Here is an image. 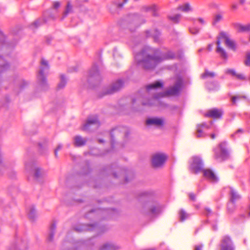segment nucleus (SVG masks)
I'll return each instance as SVG.
<instances>
[{"instance_id":"obj_1","label":"nucleus","mask_w":250,"mask_h":250,"mask_svg":"<svg viewBox=\"0 0 250 250\" xmlns=\"http://www.w3.org/2000/svg\"><path fill=\"white\" fill-rule=\"evenodd\" d=\"M174 56L171 51L161 55L159 50L147 46L137 55L136 59L138 60V62L141 63L145 69H150L154 68L162 60L172 59Z\"/></svg>"},{"instance_id":"obj_2","label":"nucleus","mask_w":250,"mask_h":250,"mask_svg":"<svg viewBox=\"0 0 250 250\" xmlns=\"http://www.w3.org/2000/svg\"><path fill=\"white\" fill-rule=\"evenodd\" d=\"M222 40H224L226 46L228 48L233 51L236 50V43L234 40L229 38L228 33L224 31H221L219 33L217 37V48L216 52L219 54L221 59L226 61L228 59V55L226 50L221 46V42Z\"/></svg>"},{"instance_id":"obj_3","label":"nucleus","mask_w":250,"mask_h":250,"mask_svg":"<svg viewBox=\"0 0 250 250\" xmlns=\"http://www.w3.org/2000/svg\"><path fill=\"white\" fill-rule=\"evenodd\" d=\"M227 146V143L223 141L214 148L213 149L214 158L220 162L228 159L229 157V152Z\"/></svg>"},{"instance_id":"obj_4","label":"nucleus","mask_w":250,"mask_h":250,"mask_svg":"<svg viewBox=\"0 0 250 250\" xmlns=\"http://www.w3.org/2000/svg\"><path fill=\"white\" fill-rule=\"evenodd\" d=\"M182 83V81L180 80H178L174 86L170 87L166 91L155 95L153 97L154 99H157L165 96L177 95L181 89Z\"/></svg>"},{"instance_id":"obj_5","label":"nucleus","mask_w":250,"mask_h":250,"mask_svg":"<svg viewBox=\"0 0 250 250\" xmlns=\"http://www.w3.org/2000/svg\"><path fill=\"white\" fill-rule=\"evenodd\" d=\"M100 125L97 116H91L88 118L86 122L83 125L82 129L85 131L89 130L92 128H97Z\"/></svg>"},{"instance_id":"obj_6","label":"nucleus","mask_w":250,"mask_h":250,"mask_svg":"<svg viewBox=\"0 0 250 250\" xmlns=\"http://www.w3.org/2000/svg\"><path fill=\"white\" fill-rule=\"evenodd\" d=\"M167 159V155L164 153H158L152 157V165L154 167H160L163 166Z\"/></svg>"},{"instance_id":"obj_7","label":"nucleus","mask_w":250,"mask_h":250,"mask_svg":"<svg viewBox=\"0 0 250 250\" xmlns=\"http://www.w3.org/2000/svg\"><path fill=\"white\" fill-rule=\"evenodd\" d=\"M127 129L124 127H118L113 128L110 132L111 144L112 146L114 143V138L116 136H127Z\"/></svg>"},{"instance_id":"obj_8","label":"nucleus","mask_w":250,"mask_h":250,"mask_svg":"<svg viewBox=\"0 0 250 250\" xmlns=\"http://www.w3.org/2000/svg\"><path fill=\"white\" fill-rule=\"evenodd\" d=\"M192 163L191 164V168L196 173L202 171L203 169V163L202 160L198 157H194L192 158Z\"/></svg>"},{"instance_id":"obj_9","label":"nucleus","mask_w":250,"mask_h":250,"mask_svg":"<svg viewBox=\"0 0 250 250\" xmlns=\"http://www.w3.org/2000/svg\"><path fill=\"white\" fill-rule=\"evenodd\" d=\"M42 64L44 65H47V62L45 60H42ZM46 66L44 67H42L40 68L38 76H37V79L38 83L41 84L43 85L44 84H45V80H46Z\"/></svg>"},{"instance_id":"obj_10","label":"nucleus","mask_w":250,"mask_h":250,"mask_svg":"<svg viewBox=\"0 0 250 250\" xmlns=\"http://www.w3.org/2000/svg\"><path fill=\"white\" fill-rule=\"evenodd\" d=\"M160 8L157 5L155 4H153L150 5L144 6L142 8V11L146 12H151L152 15L153 17H159L160 14L159 13V11L160 10Z\"/></svg>"},{"instance_id":"obj_11","label":"nucleus","mask_w":250,"mask_h":250,"mask_svg":"<svg viewBox=\"0 0 250 250\" xmlns=\"http://www.w3.org/2000/svg\"><path fill=\"white\" fill-rule=\"evenodd\" d=\"M223 111L222 109L212 108L209 110L206 114L205 116L214 119H220L222 117Z\"/></svg>"},{"instance_id":"obj_12","label":"nucleus","mask_w":250,"mask_h":250,"mask_svg":"<svg viewBox=\"0 0 250 250\" xmlns=\"http://www.w3.org/2000/svg\"><path fill=\"white\" fill-rule=\"evenodd\" d=\"M89 80L92 81L95 80L99 81L101 79L100 73L98 71V67L97 65L94 64L89 72Z\"/></svg>"},{"instance_id":"obj_13","label":"nucleus","mask_w":250,"mask_h":250,"mask_svg":"<svg viewBox=\"0 0 250 250\" xmlns=\"http://www.w3.org/2000/svg\"><path fill=\"white\" fill-rule=\"evenodd\" d=\"M124 85V83L123 81L121 80H119L113 83L109 88L107 90L105 94H113L114 92H116L119 90L121 88L123 87Z\"/></svg>"},{"instance_id":"obj_14","label":"nucleus","mask_w":250,"mask_h":250,"mask_svg":"<svg viewBox=\"0 0 250 250\" xmlns=\"http://www.w3.org/2000/svg\"><path fill=\"white\" fill-rule=\"evenodd\" d=\"M146 124L148 125H153L158 127H161L164 124V120L159 118H149L146 120Z\"/></svg>"},{"instance_id":"obj_15","label":"nucleus","mask_w":250,"mask_h":250,"mask_svg":"<svg viewBox=\"0 0 250 250\" xmlns=\"http://www.w3.org/2000/svg\"><path fill=\"white\" fill-rule=\"evenodd\" d=\"M221 250H234L230 238L225 236L222 239Z\"/></svg>"},{"instance_id":"obj_16","label":"nucleus","mask_w":250,"mask_h":250,"mask_svg":"<svg viewBox=\"0 0 250 250\" xmlns=\"http://www.w3.org/2000/svg\"><path fill=\"white\" fill-rule=\"evenodd\" d=\"M232 27L238 33H243L250 31V26L248 24L243 25L239 22H233Z\"/></svg>"},{"instance_id":"obj_17","label":"nucleus","mask_w":250,"mask_h":250,"mask_svg":"<svg viewBox=\"0 0 250 250\" xmlns=\"http://www.w3.org/2000/svg\"><path fill=\"white\" fill-rule=\"evenodd\" d=\"M146 37H152L153 38L155 42H159L160 33L159 31L156 29H153L151 30H146L145 32Z\"/></svg>"},{"instance_id":"obj_18","label":"nucleus","mask_w":250,"mask_h":250,"mask_svg":"<svg viewBox=\"0 0 250 250\" xmlns=\"http://www.w3.org/2000/svg\"><path fill=\"white\" fill-rule=\"evenodd\" d=\"M202 171L203 172L204 176L210 181L212 182H217V177L211 169H203Z\"/></svg>"},{"instance_id":"obj_19","label":"nucleus","mask_w":250,"mask_h":250,"mask_svg":"<svg viewBox=\"0 0 250 250\" xmlns=\"http://www.w3.org/2000/svg\"><path fill=\"white\" fill-rule=\"evenodd\" d=\"M177 10L185 13L192 12L193 8L190 4L188 2H185L180 4L177 7Z\"/></svg>"},{"instance_id":"obj_20","label":"nucleus","mask_w":250,"mask_h":250,"mask_svg":"<svg viewBox=\"0 0 250 250\" xmlns=\"http://www.w3.org/2000/svg\"><path fill=\"white\" fill-rule=\"evenodd\" d=\"M73 141L74 145L75 146L81 147L86 144L87 139L85 138H83L81 136L77 135L74 137Z\"/></svg>"},{"instance_id":"obj_21","label":"nucleus","mask_w":250,"mask_h":250,"mask_svg":"<svg viewBox=\"0 0 250 250\" xmlns=\"http://www.w3.org/2000/svg\"><path fill=\"white\" fill-rule=\"evenodd\" d=\"M209 128V125L205 123H202L197 126V130L196 133V137L197 138H201L204 136L203 133L204 129H208Z\"/></svg>"},{"instance_id":"obj_22","label":"nucleus","mask_w":250,"mask_h":250,"mask_svg":"<svg viewBox=\"0 0 250 250\" xmlns=\"http://www.w3.org/2000/svg\"><path fill=\"white\" fill-rule=\"evenodd\" d=\"M229 194L230 201L231 202H235L241 198V196L234 189L232 188H229Z\"/></svg>"},{"instance_id":"obj_23","label":"nucleus","mask_w":250,"mask_h":250,"mask_svg":"<svg viewBox=\"0 0 250 250\" xmlns=\"http://www.w3.org/2000/svg\"><path fill=\"white\" fill-rule=\"evenodd\" d=\"M128 1V0H114L112 2V7L116 8L117 9L122 10Z\"/></svg>"},{"instance_id":"obj_24","label":"nucleus","mask_w":250,"mask_h":250,"mask_svg":"<svg viewBox=\"0 0 250 250\" xmlns=\"http://www.w3.org/2000/svg\"><path fill=\"white\" fill-rule=\"evenodd\" d=\"M163 86V83L160 82H155L154 83H151L150 84L147 85L146 86V90L147 91H150L151 89H156L159 88H162Z\"/></svg>"},{"instance_id":"obj_25","label":"nucleus","mask_w":250,"mask_h":250,"mask_svg":"<svg viewBox=\"0 0 250 250\" xmlns=\"http://www.w3.org/2000/svg\"><path fill=\"white\" fill-rule=\"evenodd\" d=\"M160 212V208L159 206H152L150 207L149 210L146 212L148 215H156Z\"/></svg>"},{"instance_id":"obj_26","label":"nucleus","mask_w":250,"mask_h":250,"mask_svg":"<svg viewBox=\"0 0 250 250\" xmlns=\"http://www.w3.org/2000/svg\"><path fill=\"white\" fill-rule=\"evenodd\" d=\"M66 78L64 75H60V81L58 84L57 88L61 89L64 87L66 84Z\"/></svg>"},{"instance_id":"obj_27","label":"nucleus","mask_w":250,"mask_h":250,"mask_svg":"<svg viewBox=\"0 0 250 250\" xmlns=\"http://www.w3.org/2000/svg\"><path fill=\"white\" fill-rule=\"evenodd\" d=\"M34 177L37 179L42 177L43 174H44L42 170L39 167H35L34 168Z\"/></svg>"},{"instance_id":"obj_28","label":"nucleus","mask_w":250,"mask_h":250,"mask_svg":"<svg viewBox=\"0 0 250 250\" xmlns=\"http://www.w3.org/2000/svg\"><path fill=\"white\" fill-rule=\"evenodd\" d=\"M9 67V64L5 62L4 60L0 57V72L7 70Z\"/></svg>"},{"instance_id":"obj_29","label":"nucleus","mask_w":250,"mask_h":250,"mask_svg":"<svg viewBox=\"0 0 250 250\" xmlns=\"http://www.w3.org/2000/svg\"><path fill=\"white\" fill-rule=\"evenodd\" d=\"M179 217L181 221H184L189 216V215L184 210L181 209L179 212Z\"/></svg>"},{"instance_id":"obj_30","label":"nucleus","mask_w":250,"mask_h":250,"mask_svg":"<svg viewBox=\"0 0 250 250\" xmlns=\"http://www.w3.org/2000/svg\"><path fill=\"white\" fill-rule=\"evenodd\" d=\"M72 12V5L70 2L67 3L66 8L63 13V18L65 17L67 15Z\"/></svg>"},{"instance_id":"obj_31","label":"nucleus","mask_w":250,"mask_h":250,"mask_svg":"<svg viewBox=\"0 0 250 250\" xmlns=\"http://www.w3.org/2000/svg\"><path fill=\"white\" fill-rule=\"evenodd\" d=\"M116 247L111 244H105L103 245L100 250H116Z\"/></svg>"},{"instance_id":"obj_32","label":"nucleus","mask_w":250,"mask_h":250,"mask_svg":"<svg viewBox=\"0 0 250 250\" xmlns=\"http://www.w3.org/2000/svg\"><path fill=\"white\" fill-rule=\"evenodd\" d=\"M247 97L245 95H238L231 97V100L233 104H236V101L241 99H246Z\"/></svg>"},{"instance_id":"obj_33","label":"nucleus","mask_w":250,"mask_h":250,"mask_svg":"<svg viewBox=\"0 0 250 250\" xmlns=\"http://www.w3.org/2000/svg\"><path fill=\"white\" fill-rule=\"evenodd\" d=\"M28 215L30 219L33 220L36 216V210L33 207L30 208Z\"/></svg>"},{"instance_id":"obj_34","label":"nucleus","mask_w":250,"mask_h":250,"mask_svg":"<svg viewBox=\"0 0 250 250\" xmlns=\"http://www.w3.org/2000/svg\"><path fill=\"white\" fill-rule=\"evenodd\" d=\"M181 18V15L180 14H176L174 16L168 17V19L175 23H177L179 22Z\"/></svg>"},{"instance_id":"obj_35","label":"nucleus","mask_w":250,"mask_h":250,"mask_svg":"<svg viewBox=\"0 0 250 250\" xmlns=\"http://www.w3.org/2000/svg\"><path fill=\"white\" fill-rule=\"evenodd\" d=\"M223 19V16L221 14L215 15L213 18L212 24L215 25L216 23L219 22Z\"/></svg>"},{"instance_id":"obj_36","label":"nucleus","mask_w":250,"mask_h":250,"mask_svg":"<svg viewBox=\"0 0 250 250\" xmlns=\"http://www.w3.org/2000/svg\"><path fill=\"white\" fill-rule=\"evenodd\" d=\"M214 76L215 74L213 72H209L208 70H205V73L202 74L201 77L203 79H205L208 77H214Z\"/></svg>"},{"instance_id":"obj_37","label":"nucleus","mask_w":250,"mask_h":250,"mask_svg":"<svg viewBox=\"0 0 250 250\" xmlns=\"http://www.w3.org/2000/svg\"><path fill=\"white\" fill-rule=\"evenodd\" d=\"M194 21H197L200 25H205L207 23V21L206 20L202 17H199L196 19H193Z\"/></svg>"},{"instance_id":"obj_38","label":"nucleus","mask_w":250,"mask_h":250,"mask_svg":"<svg viewBox=\"0 0 250 250\" xmlns=\"http://www.w3.org/2000/svg\"><path fill=\"white\" fill-rule=\"evenodd\" d=\"M235 202H232L230 201L228 204V210L230 212H233L235 208Z\"/></svg>"},{"instance_id":"obj_39","label":"nucleus","mask_w":250,"mask_h":250,"mask_svg":"<svg viewBox=\"0 0 250 250\" xmlns=\"http://www.w3.org/2000/svg\"><path fill=\"white\" fill-rule=\"evenodd\" d=\"M226 73L228 75H230L235 78H236L238 73L236 72V71L233 69H228L226 70Z\"/></svg>"},{"instance_id":"obj_40","label":"nucleus","mask_w":250,"mask_h":250,"mask_svg":"<svg viewBox=\"0 0 250 250\" xmlns=\"http://www.w3.org/2000/svg\"><path fill=\"white\" fill-rule=\"evenodd\" d=\"M245 64L247 66L250 67V52H247L246 55V59L244 61Z\"/></svg>"},{"instance_id":"obj_41","label":"nucleus","mask_w":250,"mask_h":250,"mask_svg":"<svg viewBox=\"0 0 250 250\" xmlns=\"http://www.w3.org/2000/svg\"><path fill=\"white\" fill-rule=\"evenodd\" d=\"M55 229H56V225L55 224H53L50 227V229H51V232L50 234L49 237H48V240H51L52 239L53 236H54V230H55Z\"/></svg>"},{"instance_id":"obj_42","label":"nucleus","mask_w":250,"mask_h":250,"mask_svg":"<svg viewBox=\"0 0 250 250\" xmlns=\"http://www.w3.org/2000/svg\"><path fill=\"white\" fill-rule=\"evenodd\" d=\"M189 30L191 34L195 35L199 32L200 29L197 27H190Z\"/></svg>"},{"instance_id":"obj_43","label":"nucleus","mask_w":250,"mask_h":250,"mask_svg":"<svg viewBox=\"0 0 250 250\" xmlns=\"http://www.w3.org/2000/svg\"><path fill=\"white\" fill-rule=\"evenodd\" d=\"M235 79L238 80L245 81L246 80V77L243 74L238 73Z\"/></svg>"},{"instance_id":"obj_44","label":"nucleus","mask_w":250,"mask_h":250,"mask_svg":"<svg viewBox=\"0 0 250 250\" xmlns=\"http://www.w3.org/2000/svg\"><path fill=\"white\" fill-rule=\"evenodd\" d=\"M61 3L59 1H54L52 3V7L51 8L55 10H57L60 6Z\"/></svg>"},{"instance_id":"obj_45","label":"nucleus","mask_w":250,"mask_h":250,"mask_svg":"<svg viewBox=\"0 0 250 250\" xmlns=\"http://www.w3.org/2000/svg\"><path fill=\"white\" fill-rule=\"evenodd\" d=\"M39 151L42 153V149L43 148H45L46 147V143H44L43 144L39 143Z\"/></svg>"},{"instance_id":"obj_46","label":"nucleus","mask_w":250,"mask_h":250,"mask_svg":"<svg viewBox=\"0 0 250 250\" xmlns=\"http://www.w3.org/2000/svg\"><path fill=\"white\" fill-rule=\"evenodd\" d=\"M27 84H28L27 82H26L23 80L21 81L20 84V88L22 89L24 87L27 85Z\"/></svg>"},{"instance_id":"obj_47","label":"nucleus","mask_w":250,"mask_h":250,"mask_svg":"<svg viewBox=\"0 0 250 250\" xmlns=\"http://www.w3.org/2000/svg\"><path fill=\"white\" fill-rule=\"evenodd\" d=\"M41 23V21L38 20L32 23V24L31 25V27L32 28L33 26H34L35 27H37L39 25H40Z\"/></svg>"},{"instance_id":"obj_48","label":"nucleus","mask_w":250,"mask_h":250,"mask_svg":"<svg viewBox=\"0 0 250 250\" xmlns=\"http://www.w3.org/2000/svg\"><path fill=\"white\" fill-rule=\"evenodd\" d=\"M189 197L190 199L193 201H195L196 199V196L193 193H189L188 194Z\"/></svg>"},{"instance_id":"obj_49","label":"nucleus","mask_w":250,"mask_h":250,"mask_svg":"<svg viewBox=\"0 0 250 250\" xmlns=\"http://www.w3.org/2000/svg\"><path fill=\"white\" fill-rule=\"evenodd\" d=\"M62 147V145H59L58 146V147H57V148L55 149V155L56 157L57 156V152L58 151L60 150Z\"/></svg>"},{"instance_id":"obj_50","label":"nucleus","mask_w":250,"mask_h":250,"mask_svg":"<svg viewBox=\"0 0 250 250\" xmlns=\"http://www.w3.org/2000/svg\"><path fill=\"white\" fill-rule=\"evenodd\" d=\"M142 104L143 105H148V106H151L153 104V103H151L150 102H143Z\"/></svg>"},{"instance_id":"obj_51","label":"nucleus","mask_w":250,"mask_h":250,"mask_svg":"<svg viewBox=\"0 0 250 250\" xmlns=\"http://www.w3.org/2000/svg\"><path fill=\"white\" fill-rule=\"evenodd\" d=\"M205 210L206 211V213H207V215L208 216L209 215V214H210L211 213V210L210 208H205Z\"/></svg>"},{"instance_id":"obj_52","label":"nucleus","mask_w":250,"mask_h":250,"mask_svg":"<svg viewBox=\"0 0 250 250\" xmlns=\"http://www.w3.org/2000/svg\"><path fill=\"white\" fill-rule=\"evenodd\" d=\"M243 133V130L242 129H238L236 132L235 133L232 135V136H233V135H236V134H237L238 133Z\"/></svg>"},{"instance_id":"obj_53","label":"nucleus","mask_w":250,"mask_h":250,"mask_svg":"<svg viewBox=\"0 0 250 250\" xmlns=\"http://www.w3.org/2000/svg\"><path fill=\"white\" fill-rule=\"evenodd\" d=\"M202 245L196 246L195 247V250H202Z\"/></svg>"},{"instance_id":"obj_54","label":"nucleus","mask_w":250,"mask_h":250,"mask_svg":"<svg viewBox=\"0 0 250 250\" xmlns=\"http://www.w3.org/2000/svg\"><path fill=\"white\" fill-rule=\"evenodd\" d=\"M232 9L235 10L238 8V5L237 4H233L231 6Z\"/></svg>"},{"instance_id":"obj_55","label":"nucleus","mask_w":250,"mask_h":250,"mask_svg":"<svg viewBox=\"0 0 250 250\" xmlns=\"http://www.w3.org/2000/svg\"><path fill=\"white\" fill-rule=\"evenodd\" d=\"M212 44H209L208 45L207 48L209 51H210L212 50Z\"/></svg>"},{"instance_id":"obj_56","label":"nucleus","mask_w":250,"mask_h":250,"mask_svg":"<svg viewBox=\"0 0 250 250\" xmlns=\"http://www.w3.org/2000/svg\"><path fill=\"white\" fill-rule=\"evenodd\" d=\"M30 167V165H28V164H26L25 165V168L27 170H28L29 168V167ZM31 167H33V165L32 164H31Z\"/></svg>"},{"instance_id":"obj_57","label":"nucleus","mask_w":250,"mask_h":250,"mask_svg":"<svg viewBox=\"0 0 250 250\" xmlns=\"http://www.w3.org/2000/svg\"><path fill=\"white\" fill-rule=\"evenodd\" d=\"M148 194H149V193L148 192H143V193H142V196H147Z\"/></svg>"},{"instance_id":"obj_58","label":"nucleus","mask_w":250,"mask_h":250,"mask_svg":"<svg viewBox=\"0 0 250 250\" xmlns=\"http://www.w3.org/2000/svg\"><path fill=\"white\" fill-rule=\"evenodd\" d=\"M246 0H239V2L241 4H243L245 3Z\"/></svg>"},{"instance_id":"obj_59","label":"nucleus","mask_w":250,"mask_h":250,"mask_svg":"<svg viewBox=\"0 0 250 250\" xmlns=\"http://www.w3.org/2000/svg\"><path fill=\"white\" fill-rule=\"evenodd\" d=\"M210 137H211V139H215V134H211V135H210Z\"/></svg>"},{"instance_id":"obj_60","label":"nucleus","mask_w":250,"mask_h":250,"mask_svg":"<svg viewBox=\"0 0 250 250\" xmlns=\"http://www.w3.org/2000/svg\"><path fill=\"white\" fill-rule=\"evenodd\" d=\"M132 16L135 18H136L138 17V15L137 14H134L132 15Z\"/></svg>"},{"instance_id":"obj_61","label":"nucleus","mask_w":250,"mask_h":250,"mask_svg":"<svg viewBox=\"0 0 250 250\" xmlns=\"http://www.w3.org/2000/svg\"><path fill=\"white\" fill-rule=\"evenodd\" d=\"M98 142L100 143H103L104 142V141L103 140H101V139H99L98 140Z\"/></svg>"},{"instance_id":"obj_62","label":"nucleus","mask_w":250,"mask_h":250,"mask_svg":"<svg viewBox=\"0 0 250 250\" xmlns=\"http://www.w3.org/2000/svg\"><path fill=\"white\" fill-rule=\"evenodd\" d=\"M19 250H25V249H22L21 246L19 247Z\"/></svg>"},{"instance_id":"obj_63","label":"nucleus","mask_w":250,"mask_h":250,"mask_svg":"<svg viewBox=\"0 0 250 250\" xmlns=\"http://www.w3.org/2000/svg\"><path fill=\"white\" fill-rule=\"evenodd\" d=\"M76 229L77 231H81V229H79L77 228H76Z\"/></svg>"},{"instance_id":"obj_64","label":"nucleus","mask_w":250,"mask_h":250,"mask_svg":"<svg viewBox=\"0 0 250 250\" xmlns=\"http://www.w3.org/2000/svg\"><path fill=\"white\" fill-rule=\"evenodd\" d=\"M135 103V100L134 99H133L132 100V103Z\"/></svg>"}]
</instances>
